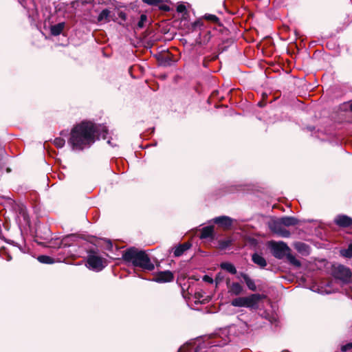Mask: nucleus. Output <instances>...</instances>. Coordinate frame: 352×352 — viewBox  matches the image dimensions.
<instances>
[{
  "label": "nucleus",
  "instance_id": "obj_1",
  "mask_svg": "<svg viewBox=\"0 0 352 352\" xmlns=\"http://www.w3.org/2000/svg\"><path fill=\"white\" fill-rule=\"evenodd\" d=\"M98 132V126L95 123L83 120L72 127L68 144L74 150L82 151L96 142Z\"/></svg>",
  "mask_w": 352,
  "mask_h": 352
},
{
  "label": "nucleus",
  "instance_id": "obj_2",
  "mask_svg": "<svg viewBox=\"0 0 352 352\" xmlns=\"http://www.w3.org/2000/svg\"><path fill=\"white\" fill-rule=\"evenodd\" d=\"M122 258L127 263H131L134 267H138L143 270L153 271L154 264L151 261L149 256L144 250H139L131 247L123 252Z\"/></svg>",
  "mask_w": 352,
  "mask_h": 352
},
{
  "label": "nucleus",
  "instance_id": "obj_3",
  "mask_svg": "<svg viewBox=\"0 0 352 352\" xmlns=\"http://www.w3.org/2000/svg\"><path fill=\"white\" fill-rule=\"evenodd\" d=\"M300 220L294 217L285 216L276 219L269 223V228L270 230L282 237H289L291 234L290 232L283 226L289 227L298 225Z\"/></svg>",
  "mask_w": 352,
  "mask_h": 352
},
{
  "label": "nucleus",
  "instance_id": "obj_4",
  "mask_svg": "<svg viewBox=\"0 0 352 352\" xmlns=\"http://www.w3.org/2000/svg\"><path fill=\"white\" fill-rule=\"evenodd\" d=\"M267 298V296L260 294H252L246 297H239L232 300L231 305L234 307L256 309L260 300Z\"/></svg>",
  "mask_w": 352,
  "mask_h": 352
},
{
  "label": "nucleus",
  "instance_id": "obj_5",
  "mask_svg": "<svg viewBox=\"0 0 352 352\" xmlns=\"http://www.w3.org/2000/svg\"><path fill=\"white\" fill-rule=\"evenodd\" d=\"M87 263L88 267L96 271H101L105 266L106 259L97 256V252L94 249L87 250Z\"/></svg>",
  "mask_w": 352,
  "mask_h": 352
},
{
  "label": "nucleus",
  "instance_id": "obj_6",
  "mask_svg": "<svg viewBox=\"0 0 352 352\" xmlns=\"http://www.w3.org/2000/svg\"><path fill=\"white\" fill-rule=\"evenodd\" d=\"M331 274L336 279L340 280L344 284L349 283L351 280L352 272L351 270L343 265H333Z\"/></svg>",
  "mask_w": 352,
  "mask_h": 352
},
{
  "label": "nucleus",
  "instance_id": "obj_7",
  "mask_svg": "<svg viewBox=\"0 0 352 352\" xmlns=\"http://www.w3.org/2000/svg\"><path fill=\"white\" fill-rule=\"evenodd\" d=\"M271 250L272 255L278 258L282 259L287 255L289 252H291V249L289 246L283 241L280 242H272Z\"/></svg>",
  "mask_w": 352,
  "mask_h": 352
},
{
  "label": "nucleus",
  "instance_id": "obj_8",
  "mask_svg": "<svg viewBox=\"0 0 352 352\" xmlns=\"http://www.w3.org/2000/svg\"><path fill=\"white\" fill-rule=\"evenodd\" d=\"M174 278V274L171 271L165 270L155 273L152 280L159 283H165L173 282Z\"/></svg>",
  "mask_w": 352,
  "mask_h": 352
},
{
  "label": "nucleus",
  "instance_id": "obj_9",
  "mask_svg": "<svg viewBox=\"0 0 352 352\" xmlns=\"http://www.w3.org/2000/svg\"><path fill=\"white\" fill-rule=\"evenodd\" d=\"M51 238V231L47 226L39 228L36 231L35 242L39 245H43L45 242L41 240L48 241Z\"/></svg>",
  "mask_w": 352,
  "mask_h": 352
},
{
  "label": "nucleus",
  "instance_id": "obj_10",
  "mask_svg": "<svg viewBox=\"0 0 352 352\" xmlns=\"http://www.w3.org/2000/svg\"><path fill=\"white\" fill-rule=\"evenodd\" d=\"M212 221L224 230H230L233 224V219L228 216L217 217L214 218Z\"/></svg>",
  "mask_w": 352,
  "mask_h": 352
},
{
  "label": "nucleus",
  "instance_id": "obj_11",
  "mask_svg": "<svg viewBox=\"0 0 352 352\" xmlns=\"http://www.w3.org/2000/svg\"><path fill=\"white\" fill-rule=\"evenodd\" d=\"M157 60L160 66L170 67L174 62L173 55L170 52L160 54L157 56Z\"/></svg>",
  "mask_w": 352,
  "mask_h": 352
},
{
  "label": "nucleus",
  "instance_id": "obj_12",
  "mask_svg": "<svg viewBox=\"0 0 352 352\" xmlns=\"http://www.w3.org/2000/svg\"><path fill=\"white\" fill-rule=\"evenodd\" d=\"M334 222L340 228H349L352 226V218L345 214H340L336 217Z\"/></svg>",
  "mask_w": 352,
  "mask_h": 352
},
{
  "label": "nucleus",
  "instance_id": "obj_13",
  "mask_svg": "<svg viewBox=\"0 0 352 352\" xmlns=\"http://www.w3.org/2000/svg\"><path fill=\"white\" fill-rule=\"evenodd\" d=\"M214 228V226H208L202 228L200 230L199 238L201 239H210V241H213L215 239Z\"/></svg>",
  "mask_w": 352,
  "mask_h": 352
},
{
  "label": "nucleus",
  "instance_id": "obj_14",
  "mask_svg": "<svg viewBox=\"0 0 352 352\" xmlns=\"http://www.w3.org/2000/svg\"><path fill=\"white\" fill-rule=\"evenodd\" d=\"M142 1L148 6L157 7L163 12L170 11V7L164 4L163 0H142Z\"/></svg>",
  "mask_w": 352,
  "mask_h": 352
},
{
  "label": "nucleus",
  "instance_id": "obj_15",
  "mask_svg": "<svg viewBox=\"0 0 352 352\" xmlns=\"http://www.w3.org/2000/svg\"><path fill=\"white\" fill-rule=\"evenodd\" d=\"M191 247L192 243L190 241L179 244L177 247H175V250L173 251L174 256H181L186 250H189Z\"/></svg>",
  "mask_w": 352,
  "mask_h": 352
},
{
  "label": "nucleus",
  "instance_id": "obj_16",
  "mask_svg": "<svg viewBox=\"0 0 352 352\" xmlns=\"http://www.w3.org/2000/svg\"><path fill=\"white\" fill-rule=\"evenodd\" d=\"M227 286L229 289V292L235 296L241 294L243 292V287L239 283H232L230 285V279L227 280Z\"/></svg>",
  "mask_w": 352,
  "mask_h": 352
},
{
  "label": "nucleus",
  "instance_id": "obj_17",
  "mask_svg": "<svg viewBox=\"0 0 352 352\" xmlns=\"http://www.w3.org/2000/svg\"><path fill=\"white\" fill-rule=\"evenodd\" d=\"M239 276L240 277L243 278V279L244 280L248 288L252 291V292H255L256 290V284L254 283V280H252L249 276L248 274L244 273V272H240L239 273Z\"/></svg>",
  "mask_w": 352,
  "mask_h": 352
},
{
  "label": "nucleus",
  "instance_id": "obj_18",
  "mask_svg": "<svg viewBox=\"0 0 352 352\" xmlns=\"http://www.w3.org/2000/svg\"><path fill=\"white\" fill-rule=\"evenodd\" d=\"M252 261L261 268L265 267L267 265L265 258L257 253L252 255Z\"/></svg>",
  "mask_w": 352,
  "mask_h": 352
},
{
  "label": "nucleus",
  "instance_id": "obj_19",
  "mask_svg": "<svg viewBox=\"0 0 352 352\" xmlns=\"http://www.w3.org/2000/svg\"><path fill=\"white\" fill-rule=\"evenodd\" d=\"M65 28V23H58L56 25H52L50 28V33L53 36L60 35Z\"/></svg>",
  "mask_w": 352,
  "mask_h": 352
},
{
  "label": "nucleus",
  "instance_id": "obj_20",
  "mask_svg": "<svg viewBox=\"0 0 352 352\" xmlns=\"http://www.w3.org/2000/svg\"><path fill=\"white\" fill-rule=\"evenodd\" d=\"M220 267L224 270L228 271L231 274H236L237 273L235 266L231 263L224 262L220 264Z\"/></svg>",
  "mask_w": 352,
  "mask_h": 352
},
{
  "label": "nucleus",
  "instance_id": "obj_21",
  "mask_svg": "<svg viewBox=\"0 0 352 352\" xmlns=\"http://www.w3.org/2000/svg\"><path fill=\"white\" fill-rule=\"evenodd\" d=\"M232 241L233 240L230 237L225 240H219L218 241V248L221 250H226L232 245Z\"/></svg>",
  "mask_w": 352,
  "mask_h": 352
},
{
  "label": "nucleus",
  "instance_id": "obj_22",
  "mask_svg": "<svg viewBox=\"0 0 352 352\" xmlns=\"http://www.w3.org/2000/svg\"><path fill=\"white\" fill-rule=\"evenodd\" d=\"M286 258H287V260L288 261V262L291 265H292L296 267H300L301 266L300 261L299 260H298L297 258H296V257L291 254V252H289V253L286 256Z\"/></svg>",
  "mask_w": 352,
  "mask_h": 352
},
{
  "label": "nucleus",
  "instance_id": "obj_23",
  "mask_svg": "<svg viewBox=\"0 0 352 352\" xmlns=\"http://www.w3.org/2000/svg\"><path fill=\"white\" fill-rule=\"evenodd\" d=\"M109 15H110V11L108 9H104L102 10V12L99 14L98 16V21H105L107 22H109L110 21L109 19Z\"/></svg>",
  "mask_w": 352,
  "mask_h": 352
},
{
  "label": "nucleus",
  "instance_id": "obj_24",
  "mask_svg": "<svg viewBox=\"0 0 352 352\" xmlns=\"http://www.w3.org/2000/svg\"><path fill=\"white\" fill-rule=\"evenodd\" d=\"M204 19L208 21H210L214 24H216L217 25L221 23L219 17H217L216 15L212 14H206L204 16Z\"/></svg>",
  "mask_w": 352,
  "mask_h": 352
},
{
  "label": "nucleus",
  "instance_id": "obj_25",
  "mask_svg": "<svg viewBox=\"0 0 352 352\" xmlns=\"http://www.w3.org/2000/svg\"><path fill=\"white\" fill-rule=\"evenodd\" d=\"M37 259L41 263L52 264L54 263V259L47 255H40L38 256Z\"/></svg>",
  "mask_w": 352,
  "mask_h": 352
},
{
  "label": "nucleus",
  "instance_id": "obj_26",
  "mask_svg": "<svg viewBox=\"0 0 352 352\" xmlns=\"http://www.w3.org/2000/svg\"><path fill=\"white\" fill-rule=\"evenodd\" d=\"M340 255L348 258H352V243H350L346 249L341 250Z\"/></svg>",
  "mask_w": 352,
  "mask_h": 352
},
{
  "label": "nucleus",
  "instance_id": "obj_27",
  "mask_svg": "<svg viewBox=\"0 0 352 352\" xmlns=\"http://www.w3.org/2000/svg\"><path fill=\"white\" fill-rule=\"evenodd\" d=\"M7 157V153L6 150L2 153H0V171H1L6 165V158Z\"/></svg>",
  "mask_w": 352,
  "mask_h": 352
},
{
  "label": "nucleus",
  "instance_id": "obj_28",
  "mask_svg": "<svg viewBox=\"0 0 352 352\" xmlns=\"http://www.w3.org/2000/svg\"><path fill=\"white\" fill-rule=\"evenodd\" d=\"M216 30L224 35H229V34H230V30L228 28H226V27H224L221 23H219V25H217Z\"/></svg>",
  "mask_w": 352,
  "mask_h": 352
},
{
  "label": "nucleus",
  "instance_id": "obj_29",
  "mask_svg": "<svg viewBox=\"0 0 352 352\" xmlns=\"http://www.w3.org/2000/svg\"><path fill=\"white\" fill-rule=\"evenodd\" d=\"M147 21V16L144 14H141L139 21L137 23V28L141 29L144 26V23Z\"/></svg>",
  "mask_w": 352,
  "mask_h": 352
},
{
  "label": "nucleus",
  "instance_id": "obj_30",
  "mask_svg": "<svg viewBox=\"0 0 352 352\" xmlns=\"http://www.w3.org/2000/svg\"><path fill=\"white\" fill-rule=\"evenodd\" d=\"M65 144V140L63 138H56L54 140V144L57 148H62V147H63Z\"/></svg>",
  "mask_w": 352,
  "mask_h": 352
},
{
  "label": "nucleus",
  "instance_id": "obj_31",
  "mask_svg": "<svg viewBox=\"0 0 352 352\" xmlns=\"http://www.w3.org/2000/svg\"><path fill=\"white\" fill-rule=\"evenodd\" d=\"M296 250L299 252H304V251H307L309 246L304 243H302V242H298L295 245Z\"/></svg>",
  "mask_w": 352,
  "mask_h": 352
},
{
  "label": "nucleus",
  "instance_id": "obj_32",
  "mask_svg": "<svg viewBox=\"0 0 352 352\" xmlns=\"http://www.w3.org/2000/svg\"><path fill=\"white\" fill-rule=\"evenodd\" d=\"M177 12L179 13H184L188 14V12L186 10V8L184 5L180 4L177 7Z\"/></svg>",
  "mask_w": 352,
  "mask_h": 352
},
{
  "label": "nucleus",
  "instance_id": "obj_33",
  "mask_svg": "<svg viewBox=\"0 0 352 352\" xmlns=\"http://www.w3.org/2000/svg\"><path fill=\"white\" fill-rule=\"evenodd\" d=\"M351 349H352V342H349V343H347L346 344L342 346L341 351L342 352H346V351L350 350Z\"/></svg>",
  "mask_w": 352,
  "mask_h": 352
},
{
  "label": "nucleus",
  "instance_id": "obj_34",
  "mask_svg": "<svg viewBox=\"0 0 352 352\" xmlns=\"http://www.w3.org/2000/svg\"><path fill=\"white\" fill-rule=\"evenodd\" d=\"M203 22L201 20H197L194 23H192V28L193 30L196 29L198 26H202Z\"/></svg>",
  "mask_w": 352,
  "mask_h": 352
},
{
  "label": "nucleus",
  "instance_id": "obj_35",
  "mask_svg": "<svg viewBox=\"0 0 352 352\" xmlns=\"http://www.w3.org/2000/svg\"><path fill=\"white\" fill-rule=\"evenodd\" d=\"M223 276L221 274V273H218L215 277L216 285H217L219 283H220L221 281H223Z\"/></svg>",
  "mask_w": 352,
  "mask_h": 352
},
{
  "label": "nucleus",
  "instance_id": "obj_36",
  "mask_svg": "<svg viewBox=\"0 0 352 352\" xmlns=\"http://www.w3.org/2000/svg\"><path fill=\"white\" fill-rule=\"evenodd\" d=\"M203 280L206 283H213L214 282V280L212 279V277L209 276L208 275H204L203 276Z\"/></svg>",
  "mask_w": 352,
  "mask_h": 352
},
{
  "label": "nucleus",
  "instance_id": "obj_37",
  "mask_svg": "<svg viewBox=\"0 0 352 352\" xmlns=\"http://www.w3.org/2000/svg\"><path fill=\"white\" fill-rule=\"evenodd\" d=\"M71 237H73V236H67L65 237L63 239V241L60 242V243L59 245V247H62V246L63 247H66V246H67L68 245H67V243L66 242V241L67 239H69V238H71Z\"/></svg>",
  "mask_w": 352,
  "mask_h": 352
},
{
  "label": "nucleus",
  "instance_id": "obj_38",
  "mask_svg": "<svg viewBox=\"0 0 352 352\" xmlns=\"http://www.w3.org/2000/svg\"><path fill=\"white\" fill-rule=\"evenodd\" d=\"M259 107H264L266 105V101L261 100L257 104Z\"/></svg>",
  "mask_w": 352,
  "mask_h": 352
},
{
  "label": "nucleus",
  "instance_id": "obj_39",
  "mask_svg": "<svg viewBox=\"0 0 352 352\" xmlns=\"http://www.w3.org/2000/svg\"><path fill=\"white\" fill-rule=\"evenodd\" d=\"M267 95L266 94L263 93L262 94V100L265 101L267 100Z\"/></svg>",
  "mask_w": 352,
  "mask_h": 352
},
{
  "label": "nucleus",
  "instance_id": "obj_40",
  "mask_svg": "<svg viewBox=\"0 0 352 352\" xmlns=\"http://www.w3.org/2000/svg\"><path fill=\"white\" fill-rule=\"evenodd\" d=\"M3 151H5V148L0 143V153H2Z\"/></svg>",
  "mask_w": 352,
  "mask_h": 352
},
{
  "label": "nucleus",
  "instance_id": "obj_41",
  "mask_svg": "<svg viewBox=\"0 0 352 352\" xmlns=\"http://www.w3.org/2000/svg\"><path fill=\"white\" fill-rule=\"evenodd\" d=\"M350 102V107H349V109L350 111L352 112V100L349 101Z\"/></svg>",
  "mask_w": 352,
  "mask_h": 352
},
{
  "label": "nucleus",
  "instance_id": "obj_42",
  "mask_svg": "<svg viewBox=\"0 0 352 352\" xmlns=\"http://www.w3.org/2000/svg\"><path fill=\"white\" fill-rule=\"evenodd\" d=\"M6 171H7V173H10L11 172V168H6Z\"/></svg>",
  "mask_w": 352,
  "mask_h": 352
},
{
  "label": "nucleus",
  "instance_id": "obj_43",
  "mask_svg": "<svg viewBox=\"0 0 352 352\" xmlns=\"http://www.w3.org/2000/svg\"><path fill=\"white\" fill-rule=\"evenodd\" d=\"M206 35H210V31H207Z\"/></svg>",
  "mask_w": 352,
  "mask_h": 352
}]
</instances>
